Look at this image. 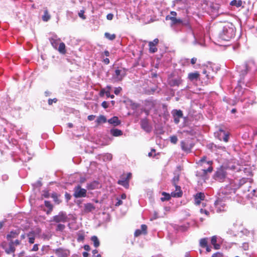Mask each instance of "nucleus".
Segmentation results:
<instances>
[{
	"label": "nucleus",
	"mask_w": 257,
	"mask_h": 257,
	"mask_svg": "<svg viewBox=\"0 0 257 257\" xmlns=\"http://www.w3.org/2000/svg\"><path fill=\"white\" fill-rule=\"evenodd\" d=\"M166 20H171V27L176 31L181 30L182 28H185L187 32L186 39H182L184 42H190L193 45L197 44V40L193 31L192 28L189 21L187 19H182L171 17L168 15L166 17Z\"/></svg>",
	"instance_id": "1"
},
{
	"label": "nucleus",
	"mask_w": 257,
	"mask_h": 257,
	"mask_svg": "<svg viewBox=\"0 0 257 257\" xmlns=\"http://www.w3.org/2000/svg\"><path fill=\"white\" fill-rule=\"evenodd\" d=\"M257 68L255 65L254 62L252 60L247 61L243 66V69L237 68V71L239 72L240 79L238 80V85L241 87L242 84H245L246 86L249 87V84L244 80V76L247 73L253 74L256 71Z\"/></svg>",
	"instance_id": "2"
},
{
	"label": "nucleus",
	"mask_w": 257,
	"mask_h": 257,
	"mask_svg": "<svg viewBox=\"0 0 257 257\" xmlns=\"http://www.w3.org/2000/svg\"><path fill=\"white\" fill-rule=\"evenodd\" d=\"M236 28L231 23H225L219 33V38L222 40L229 41L235 36Z\"/></svg>",
	"instance_id": "3"
},
{
	"label": "nucleus",
	"mask_w": 257,
	"mask_h": 257,
	"mask_svg": "<svg viewBox=\"0 0 257 257\" xmlns=\"http://www.w3.org/2000/svg\"><path fill=\"white\" fill-rule=\"evenodd\" d=\"M236 187H234L232 183L226 185L224 187H222L219 190L218 197L220 199H228L231 198V196L235 193Z\"/></svg>",
	"instance_id": "4"
},
{
	"label": "nucleus",
	"mask_w": 257,
	"mask_h": 257,
	"mask_svg": "<svg viewBox=\"0 0 257 257\" xmlns=\"http://www.w3.org/2000/svg\"><path fill=\"white\" fill-rule=\"evenodd\" d=\"M226 177V172L222 168H218L213 175V178L219 182H222L225 181Z\"/></svg>",
	"instance_id": "5"
},
{
	"label": "nucleus",
	"mask_w": 257,
	"mask_h": 257,
	"mask_svg": "<svg viewBox=\"0 0 257 257\" xmlns=\"http://www.w3.org/2000/svg\"><path fill=\"white\" fill-rule=\"evenodd\" d=\"M126 75V71L125 69H117L114 71L112 74V78L115 81H120L122 80Z\"/></svg>",
	"instance_id": "6"
},
{
	"label": "nucleus",
	"mask_w": 257,
	"mask_h": 257,
	"mask_svg": "<svg viewBox=\"0 0 257 257\" xmlns=\"http://www.w3.org/2000/svg\"><path fill=\"white\" fill-rule=\"evenodd\" d=\"M217 70V68H216L215 70H214L211 66H207L203 70V73L206 75L208 80H211L214 77V75L216 73Z\"/></svg>",
	"instance_id": "7"
},
{
	"label": "nucleus",
	"mask_w": 257,
	"mask_h": 257,
	"mask_svg": "<svg viewBox=\"0 0 257 257\" xmlns=\"http://www.w3.org/2000/svg\"><path fill=\"white\" fill-rule=\"evenodd\" d=\"M212 162L208 161L207 162V165L209 167L206 169H201L200 171H198L196 172V176L198 177H201L202 179H205L206 175L207 173H211L213 171V168L212 167Z\"/></svg>",
	"instance_id": "8"
},
{
	"label": "nucleus",
	"mask_w": 257,
	"mask_h": 257,
	"mask_svg": "<svg viewBox=\"0 0 257 257\" xmlns=\"http://www.w3.org/2000/svg\"><path fill=\"white\" fill-rule=\"evenodd\" d=\"M225 200L224 199H220V197H218L217 199L214 202V206L217 212L219 213L225 210L226 205L224 203Z\"/></svg>",
	"instance_id": "9"
},
{
	"label": "nucleus",
	"mask_w": 257,
	"mask_h": 257,
	"mask_svg": "<svg viewBox=\"0 0 257 257\" xmlns=\"http://www.w3.org/2000/svg\"><path fill=\"white\" fill-rule=\"evenodd\" d=\"M216 138H217L220 141H223L225 142H227L229 139V134L226 133L223 130L220 128L219 131L214 133Z\"/></svg>",
	"instance_id": "10"
},
{
	"label": "nucleus",
	"mask_w": 257,
	"mask_h": 257,
	"mask_svg": "<svg viewBox=\"0 0 257 257\" xmlns=\"http://www.w3.org/2000/svg\"><path fill=\"white\" fill-rule=\"evenodd\" d=\"M86 190L78 185L74 188V196L76 198L85 197L86 196Z\"/></svg>",
	"instance_id": "11"
},
{
	"label": "nucleus",
	"mask_w": 257,
	"mask_h": 257,
	"mask_svg": "<svg viewBox=\"0 0 257 257\" xmlns=\"http://www.w3.org/2000/svg\"><path fill=\"white\" fill-rule=\"evenodd\" d=\"M54 251L57 257H68L70 255L69 250L62 247L57 248Z\"/></svg>",
	"instance_id": "12"
},
{
	"label": "nucleus",
	"mask_w": 257,
	"mask_h": 257,
	"mask_svg": "<svg viewBox=\"0 0 257 257\" xmlns=\"http://www.w3.org/2000/svg\"><path fill=\"white\" fill-rule=\"evenodd\" d=\"M172 114L174 118V121L176 124L179 123L180 119L183 117V112L181 110L173 109Z\"/></svg>",
	"instance_id": "13"
},
{
	"label": "nucleus",
	"mask_w": 257,
	"mask_h": 257,
	"mask_svg": "<svg viewBox=\"0 0 257 257\" xmlns=\"http://www.w3.org/2000/svg\"><path fill=\"white\" fill-rule=\"evenodd\" d=\"M67 219V216L65 213L60 212L57 215L53 217V221L56 222H65Z\"/></svg>",
	"instance_id": "14"
},
{
	"label": "nucleus",
	"mask_w": 257,
	"mask_h": 257,
	"mask_svg": "<svg viewBox=\"0 0 257 257\" xmlns=\"http://www.w3.org/2000/svg\"><path fill=\"white\" fill-rule=\"evenodd\" d=\"M141 127L146 132L149 133L152 130V127L147 118L142 119L141 120Z\"/></svg>",
	"instance_id": "15"
},
{
	"label": "nucleus",
	"mask_w": 257,
	"mask_h": 257,
	"mask_svg": "<svg viewBox=\"0 0 257 257\" xmlns=\"http://www.w3.org/2000/svg\"><path fill=\"white\" fill-rule=\"evenodd\" d=\"M182 80L179 77L169 79L168 83L171 87L179 86L182 83Z\"/></svg>",
	"instance_id": "16"
},
{
	"label": "nucleus",
	"mask_w": 257,
	"mask_h": 257,
	"mask_svg": "<svg viewBox=\"0 0 257 257\" xmlns=\"http://www.w3.org/2000/svg\"><path fill=\"white\" fill-rule=\"evenodd\" d=\"M205 198V194L202 192H199L194 195L195 204L198 205L200 204L201 201L204 200Z\"/></svg>",
	"instance_id": "17"
},
{
	"label": "nucleus",
	"mask_w": 257,
	"mask_h": 257,
	"mask_svg": "<svg viewBox=\"0 0 257 257\" xmlns=\"http://www.w3.org/2000/svg\"><path fill=\"white\" fill-rule=\"evenodd\" d=\"M174 186L175 187V190L171 192V196L176 198L181 197L183 195V192L180 186L178 185H175Z\"/></svg>",
	"instance_id": "18"
},
{
	"label": "nucleus",
	"mask_w": 257,
	"mask_h": 257,
	"mask_svg": "<svg viewBox=\"0 0 257 257\" xmlns=\"http://www.w3.org/2000/svg\"><path fill=\"white\" fill-rule=\"evenodd\" d=\"M159 43V40L158 39H155L153 41L149 42V50L152 53H155L157 51V48L156 47V45Z\"/></svg>",
	"instance_id": "19"
},
{
	"label": "nucleus",
	"mask_w": 257,
	"mask_h": 257,
	"mask_svg": "<svg viewBox=\"0 0 257 257\" xmlns=\"http://www.w3.org/2000/svg\"><path fill=\"white\" fill-rule=\"evenodd\" d=\"M145 109L150 111L155 106V101L152 99H148L145 101Z\"/></svg>",
	"instance_id": "20"
},
{
	"label": "nucleus",
	"mask_w": 257,
	"mask_h": 257,
	"mask_svg": "<svg viewBox=\"0 0 257 257\" xmlns=\"http://www.w3.org/2000/svg\"><path fill=\"white\" fill-rule=\"evenodd\" d=\"M238 181V188L241 187L243 185H245L247 187H250V182L248 178H243Z\"/></svg>",
	"instance_id": "21"
},
{
	"label": "nucleus",
	"mask_w": 257,
	"mask_h": 257,
	"mask_svg": "<svg viewBox=\"0 0 257 257\" xmlns=\"http://www.w3.org/2000/svg\"><path fill=\"white\" fill-rule=\"evenodd\" d=\"M250 194L252 195L251 202L257 208V189H253Z\"/></svg>",
	"instance_id": "22"
},
{
	"label": "nucleus",
	"mask_w": 257,
	"mask_h": 257,
	"mask_svg": "<svg viewBox=\"0 0 257 257\" xmlns=\"http://www.w3.org/2000/svg\"><path fill=\"white\" fill-rule=\"evenodd\" d=\"M200 74L197 71L191 72L188 74V78L191 81H197L199 78Z\"/></svg>",
	"instance_id": "23"
},
{
	"label": "nucleus",
	"mask_w": 257,
	"mask_h": 257,
	"mask_svg": "<svg viewBox=\"0 0 257 257\" xmlns=\"http://www.w3.org/2000/svg\"><path fill=\"white\" fill-rule=\"evenodd\" d=\"M19 230L11 231L8 234H7V238L9 241H11V240H12V238H16L19 235Z\"/></svg>",
	"instance_id": "24"
},
{
	"label": "nucleus",
	"mask_w": 257,
	"mask_h": 257,
	"mask_svg": "<svg viewBox=\"0 0 257 257\" xmlns=\"http://www.w3.org/2000/svg\"><path fill=\"white\" fill-rule=\"evenodd\" d=\"M107 122L109 124L113 125L114 126H118L121 123L120 120L118 119V117L117 116H113L111 117V118L107 120Z\"/></svg>",
	"instance_id": "25"
},
{
	"label": "nucleus",
	"mask_w": 257,
	"mask_h": 257,
	"mask_svg": "<svg viewBox=\"0 0 257 257\" xmlns=\"http://www.w3.org/2000/svg\"><path fill=\"white\" fill-rule=\"evenodd\" d=\"M99 182L97 181H94L87 184V189L88 190H94L98 188Z\"/></svg>",
	"instance_id": "26"
},
{
	"label": "nucleus",
	"mask_w": 257,
	"mask_h": 257,
	"mask_svg": "<svg viewBox=\"0 0 257 257\" xmlns=\"http://www.w3.org/2000/svg\"><path fill=\"white\" fill-rule=\"evenodd\" d=\"M15 251V247L14 246V241L11 240L9 243V247L5 249V251L7 254H11L14 253Z\"/></svg>",
	"instance_id": "27"
},
{
	"label": "nucleus",
	"mask_w": 257,
	"mask_h": 257,
	"mask_svg": "<svg viewBox=\"0 0 257 257\" xmlns=\"http://www.w3.org/2000/svg\"><path fill=\"white\" fill-rule=\"evenodd\" d=\"M95 209V207L90 203H87L84 205V211L86 213L91 212Z\"/></svg>",
	"instance_id": "28"
},
{
	"label": "nucleus",
	"mask_w": 257,
	"mask_h": 257,
	"mask_svg": "<svg viewBox=\"0 0 257 257\" xmlns=\"http://www.w3.org/2000/svg\"><path fill=\"white\" fill-rule=\"evenodd\" d=\"M181 149L187 152H189L191 151V148H192V146L189 144L188 143H186L184 141H182L181 142Z\"/></svg>",
	"instance_id": "29"
},
{
	"label": "nucleus",
	"mask_w": 257,
	"mask_h": 257,
	"mask_svg": "<svg viewBox=\"0 0 257 257\" xmlns=\"http://www.w3.org/2000/svg\"><path fill=\"white\" fill-rule=\"evenodd\" d=\"M49 40L53 48L57 49L58 45V42L60 41V39H57V36H54L53 37L50 38Z\"/></svg>",
	"instance_id": "30"
},
{
	"label": "nucleus",
	"mask_w": 257,
	"mask_h": 257,
	"mask_svg": "<svg viewBox=\"0 0 257 257\" xmlns=\"http://www.w3.org/2000/svg\"><path fill=\"white\" fill-rule=\"evenodd\" d=\"M117 183L126 188L129 187V182L124 177H121V179L118 181Z\"/></svg>",
	"instance_id": "31"
},
{
	"label": "nucleus",
	"mask_w": 257,
	"mask_h": 257,
	"mask_svg": "<svg viewBox=\"0 0 257 257\" xmlns=\"http://www.w3.org/2000/svg\"><path fill=\"white\" fill-rule=\"evenodd\" d=\"M110 133L114 137H119L122 135V132L117 128H112L110 130Z\"/></svg>",
	"instance_id": "32"
},
{
	"label": "nucleus",
	"mask_w": 257,
	"mask_h": 257,
	"mask_svg": "<svg viewBox=\"0 0 257 257\" xmlns=\"http://www.w3.org/2000/svg\"><path fill=\"white\" fill-rule=\"evenodd\" d=\"M107 120L105 116L103 115H100L97 117L95 122L97 124H100L101 123H105Z\"/></svg>",
	"instance_id": "33"
},
{
	"label": "nucleus",
	"mask_w": 257,
	"mask_h": 257,
	"mask_svg": "<svg viewBox=\"0 0 257 257\" xmlns=\"http://www.w3.org/2000/svg\"><path fill=\"white\" fill-rule=\"evenodd\" d=\"M45 206L48 208V210L47 211V214H50L53 210V206L49 201L45 200L44 201Z\"/></svg>",
	"instance_id": "34"
},
{
	"label": "nucleus",
	"mask_w": 257,
	"mask_h": 257,
	"mask_svg": "<svg viewBox=\"0 0 257 257\" xmlns=\"http://www.w3.org/2000/svg\"><path fill=\"white\" fill-rule=\"evenodd\" d=\"M91 240L93 242L95 247H97L99 246V240L96 236H92L91 238Z\"/></svg>",
	"instance_id": "35"
},
{
	"label": "nucleus",
	"mask_w": 257,
	"mask_h": 257,
	"mask_svg": "<svg viewBox=\"0 0 257 257\" xmlns=\"http://www.w3.org/2000/svg\"><path fill=\"white\" fill-rule=\"evenodd\" d=\"M58 50L62 54H65L66 53L65 45L64 43L62 42L60 43Z\"/></svg>",
	"instance_id": "36"
},
{
	"label": "nucleus",
	"mask_w": 257,
	"mask_h": 257,
	"mask_svg": "<svg viewBox=\"0 0 257 257\" xmlns=\"http://www.w3.org/2000/svg\"><path fill=\"white\" fill-rule=\"evenodd\" d=\"M242 4V2L241 0H239V1L233 0L230 3V5H231L232 6H235L237 8L241 6Z\"/></svg>",
	"instance_id": "37"
},
{
	"label": "nucleus",
	"mask_w": 257,
	"mask_h": 257,
	"mask_svg": "<svg viewBox=\"0 0 257 257\" xmlns=\"http://www.w3.org/2000/svg\"><path fill=\"white\" fill-rule=\"evenodd\" d=\"M85 235L84 233L82 231H79L77 233V240L78 242L83 241L84 239Z\"/></svg>",
	"instance_id": "38"
},
{
	"label": "nucleus",
	"mask_w": 257,
	"mask_h": 257,
	"mask_svg": "<svg viewBox=\"0 0 257 257\" xmlns=\"http://www.w3.org/2000/svg\"><path fill=\"white\" fill-rule=\"evenodd\" d=\"M104 36L106 38L111 41L114 40L116 38V35L114 34H111L108 32L105 33Z\"/></svg>",
	"instance_id": "39"
},
{
	"label": "nucleus",
	"mask_w": 257,
	"mask_h": 257,
	"mask_svg": "<svg viewBox=\"0 0 257 257\" xmlns=\"http://www.w3.org/2000/svg\"><path fill=\"white\" fill-rule=\"evenodd\" d=\"M162 195L164 196L163 197L161 198V200L163 201L169 200L170 199L171 196V195H170L169 193H166L165 192H163L162 193Z\"/></svg>",
	"instance_id": "40"
},
{
	"label": "nucleus",
	"mask_w": 257,
	"mask_h": 257,
	"mask_svg": "<svg viewBox=\"0 0 257 257\" xmlns=\"http://www.w3.org/2000/svg\"><path fill=\"white\" fill-rule=\"evenodd\" d=\"M112 158V154L110 153H106L103 156V159L104 161H109Z\"/></svg>",
	"instance_id": "41"
},
{
	"label": "nucleus",
	"mask_w": 257,
	"mask_h": 257,
	"mask_svg": "<svg viewBox=\"0 0 257 257\" xmlns=\"http://www.w3.org/2000/svg\"><path fill=\"white\" fill-rule=\"evenodd\" d=\"M207 238H202L200 240V245L203 248H205L207 245Z\"/></svg>",
	"instance_id": "42"
},
{
	"label": "nucleus",
	"mask_w": 257,
	"mask_h": 257,
	"mask_svg": "<svg viewBox=\"0 0 257 257\" xmlns=\"http://www.w3.org/2000/svg\"><path fill=\"white\" fill-rule=\"evenodd\" d=\"M106 88L107 90H106V96L107 98L110 97L111 98H113L114 97V95L111 94L110 93V90L111 89V86H107Z\"/></svg>",
	"instance_id": "43"
},
{
	"label": "nucleus",
	"mask_w": 257,
	"mask_h": 257,
	"mask_svg": "<svg viewBox=\"0 0 257 257\" xmlns=\"http://www.w3.org/2000/svg\"><path fill=\"white\" fill-rule=\"evenodd\" d=\"M179 180V175H175L172 179V182L174 186L177 185V183Z\"/></svg>",
	"instance_id": "44"
},
{
	"label": "nucleus",
	"mask_w": 257,
	"mask_h": 257,
	"mask_svg": "<svg viewBox=\"0 0 257 257\" xmlns=\"http://www.w3.org/2000/svg\"><path fill=\"white\" fill-rule=\"evenodd\" d=\"M51 197L53 199V200L55 203L57 204H59L60 203L59 199L58 198L57 194L56 193H52L51 195Z\"/></svg>",
	"instance_id": "45"
},
{
	"label": "nucleus",
	"mask_w": 257,
	"mask_h": 257,
	"mask_svg": "<svg viewBox=\"0 0 257 257\" xmlns=\"http://www.w3.org/2000/svg\"><path fill=\"white\" fill-rule=\"evenodd\" d=\"M50 18V15L48 14L47 11H45L44 15L43 16V20L45 22H47Z\"/></svg>",
	"instance_id": "46"
},
{
	"label": "nucleus",
	"mask_w": 257,
	"mask_h": 257,
	"mask_svg": "<svg viewBox=\"0 0 257 257\" xmlns=\"http://www.w3.org/2000/svg\"><path fill=\"white\" fill-rule=\"evenodd\" d=\"M49 245H43L41 248L42 253L41 254H43L46 252H47L49 250Z\"/></svg>",
	"instance_id": "47"
},
{
	"label": "nucleus",
	"mask_w": 257,
	"mask_h": 257,
	"mask_svg": "<svg viewBox=\"0 0 257 257\" xmlns=\"http://www.w3.org/2000/svg\"><path fill=\"white\" fill-rule=\"evenodd\" d=\"M170 142L173 144H176L178 141V138L176 136H172L170 137Z\"/></svg>",
	"instance_id": "48"
},
{
	"label": "nucleus",
	"mask_w": 257,
	"mask_h": 257,
	"mask_svg": "<svg viewBox=\"0 0 257 257\" xmlns=\"http://www.w3.org/2000/svg\"><path fill=\"white\" fill-rule=\"evenodd\" d=\"M65 227V225L62 224H58L57 225L56 230L62 231L64 229Z\"/></svg>",
	"instance_id": "49"
},
{
	"label": "nucleus",
	"mask_w": 257,
	"mask_h": 257,
	"mask_svg": "<svg viewBox=\"0 0 257 257\" xmlns=\"http://www.w3.org/2000/svg\"><path fill=\"white\" fill-rule=\"evenodd\" d=\"M42 196L46 198H48L50 197H51L50 194L49 193V192L47 190H44L43 191V193L42 194Z\"/></svg>",
	"instance_id": "50"
},
{
	"label": "nucleus",
	"mask_w": 257,
	"mask_h": 257,
	"mask_svg": "<svg viewBox=\"0 0 257 257\" xmlns=\"http://www.w3.org/2000/svg\"><path fill=\"white\" fill-rule=\"evenodd\" d=\"M200 212L201 213H204L207 216H209L210 212L206 209L205 208H201L200 209Z\"/></svg>",
	"instance_id": "51"
},
{
	"label": "nucleus",
	"mask_w": 257,
	"mask_h": 257,
	"mask_svg": "<svg viewBox=\"0 0 257 257\" xmlns=\"http://www.w3.org/2000/svg\"><path fill=\"white\" fill-rule=\"evenodd\" d=\"M58 101V99L56 98L53 99L49 98L48 100V103L49 105H51L53 104V103H56Z\"/></svg>",
	"instance_id": "52"
},
{
	"label": "nucleus",
	"mask_w": 257,
	"mask_h": 257,
	"mask_svg": "<svg viewBox=\"0 0 257 257\" xmlns=\"http://www.w3.org/2000/svg\"><path fill=\"white\" fill-rule=\"evenodd\" d=\"M206 157L205 156H204L202 157L198 162V164H200L201 165H202L203 163H206L207 164V162L206 161Z\"/></svg>",
	"instance_id": "53"
},
{
	"label": "nucleus",
	"mask_w": 257,
	"mask_h": 257,
	"mask_svg": "<svg viewBox=\"0 0 257 257\" xmlns=\"http://www.w3.org/2000/svg\"><path fill=\"white\" fill-rule=\"evenodd\" d=\"M147 226L145 224H142L141 225V230L143 233L146 234L147 233Z\"/></svg>",
	"instance_id": "54"
},
{
	"label": "nucleus",
	"mask_w": 257,
	"mask_h": 257,
	"mask_svg": "<svg viewBox=\"0 0 257 257\" xmlns=\"http://www.w3.org/2000/svg\"><path fill=\"white\" fill-rule=\"evenodd\" d=\"M28 236L29 243L31 244L34 243L35 241V237L34 236H31L30 234H28Z\"/></svg>",
	"instance_id": "55"
},
{
	"label": "nucleus",
	"mask_w": 257,
	"mask_h": 257,
	"mask_svg": "<svg viewBox=\"0 0 257 257\" xmlns=\"http://www.w3.org/2000/svg\"><path fill=\"white\" fill-rule=\"evenodd\" d=\"M242 247L244 250H247L249 248L248 243L247 242H244L242 244Z\"/></svg>",
	"instance_id": "56"
},
{
	"label": "nucleus",
	"mask_w": 257,
	"mask_h": 257,
	"mask_svg": "<svg viewBox=\"0 0 257 257\" xmlns=\"http://www.w3.org/2000/svg\"><path fill=\"white\" fill-rule=\"evenodd\" d=\"M216 242H217V237L216 236H213L211 237V244L213 245V244H215V243H216Z\"/></svg>",
	"instance_id": "57"
},
{
	"label": "nucleus",
	"mask_w": 257,
	"mask_h": 257,
	"mask_svg": "<svg viewBox=\"0 0 257 257\" xmlns=\"http://www.w3.org/2000/svg\"><path fill=\"white\" fill-rule=\"evenodd\" d=\"M121 90V87H116L114 89V93L115 94L118 95L120 93Z\"/></svg>",
	"instance_id": "58"
},
{
	"label": "nucleus",
	"mask_w": 257,
	"mask_h": 257,
	"mask_svg": "<svg viewBox=\"0 0 257 257\" xmlns=\"http://www.w3.org/2000/svg\"><path fill=\"white\" fill-rule=\"evenodd\" d=\"M84 11H83V10H81L79 13H78V15L79 16V17L81 18L82 19H85V17L84 16Z\"/></svg>",
	"instance_id": "59"
},
{
	"label": "nucleus",
	"mask_w": 257,
	"mask_h": 257,
	"mask_svg": "<svg viewBox=\"0 0 257 257\" xmlns=\"http://www.w3.org/2000/svg\"><path fill=\"white\" fill-rule=\"evenodd\" d=\"M141 234H143V232H142V230L141 229H137L136 231L135 232V236H138Z\"/></svg>",
	"instance_id": "60"
},
{
	"label": "nucleus",
	"mask_w": 257,
	"mask_h": 257,
	"mask_svg": "<svg viewBox=\"0 0 257 257\" xmlns=\"http://www.w3.org/2000/svg\"><path fill=\"white\" fill-rule=\"evenodd\" d=\"M222 254L219 252H216L212 255V257H222Z\"/></svg>",
	"instance_id": "61"
},
{
	"label": "nucleus",
	"mask_w": 257,
	"mask_h": 257,
	"mask_svg": "<svg viewBox=\"0 0 257 257\" xmlns=\"http://www.w3.org/2000/svg\"><path fill=\"white\" fill-rule=\"evenodd\" d=\"M16 133L18 136H20V138H24L25 137V135L23 134L21 130H16Z\"/></svg>",
	"instance_id": "62"
},
{
	"label": "nucleus",
	"mask_w": 257,
	"mask_h": 257,
	"mask_svg": "<svg viewBox=\"0 0 257 257\" xmlns=\"http://www.w3.org/2000/svg\"><path fill=\"white\" fill-rule=\"evenodd\" d=\"M117 202L115 204V206H118L122 204V201L120 199L117 198L116 199Z\"/></svg>",
	"instance_id": "63"
},
{
	"label": "nucleus",
	"mask_w": 257,
	"mask_h": 257,
	"mask_svg": "<svg viewBox=\"0 0 257 257\" xmlns=\"http://www.w3.org/2000/svg\"><path fill=\"white\" fill-rule=\"evenodd\" d=\"M113 18V15L111 13H109L107 15L106 18L108 20H111Z\"/></svg>",
	"instance_id": "64"
}]
</instances>
